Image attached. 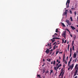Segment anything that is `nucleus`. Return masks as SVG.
<instances>
[{"label":"nucleus","mask_w":78,"mask_h":78,"mask_svg":"<svg viewBox=\"0 0 78 78\" xmlns=\"http://www.w3.org/2000/svg\"><path fill=\"white\" fill-rule=\"evenodd\" d=\"M65 64H67V61H66Z\"/></svg>","instance_id":"nucleus-56"},{"label":"nucleus","mask_w":78,"mask_h":78,"mask_svg":"<svg viewBox=\"0 0 78 78\" xmlns=\"http://www.w3.org/2000/svg\"><path fill=\"white\" fill-rule=\"evenodd\" d=\"M73 47H72V49H73V51H74V46H73Z\"/></svg>","instance_id":"nucleus-23"},{"label":"nucleus","mask_w":78,"mask_h":78,"mask_svg":"<svg viewBox=\"0 0 78 78\" xmlns=\"http://www.w3.org/2000/svg\"><path fill=\"white\" fill-rule=\"evenodd\" d=\"M71 60H72V57L71 58L70 60L68 62V66H69V64H70V62H71Z\"/></svg>","instance_id":"nucleus-9"},{"label":"nucleus","mask_w":78,"mask_h":78,"mask_svg":"<svg viewBox=\"0 0 78 78\" xmlns=\"http://www.w3.org/2000/svg\"><path fill=\"white\" fill-rule=\"evenodd\" d=\"M56 63V61H55V60H54V62H53V64L54 65H55V63Z\"/></svg>","instance_id":"nucleus-13"},{"label":"nucleus","mask_w":78,"mask_h":78,"mask_svg":"<svg viewBox=\"0 0 78 78\" xmlns=\"http://www.w3.org/2000/svg\"><path fill=\"white\" fill-rule=\"evenodd\" d=\"M78 66L77 65H76L75 66V72L74 73V75H73L74 76H76V74H77V72H78V68L77 67Z\"/></svg>","instance_id":"nucleus-1"},{"label":"nucleus","mask_w":78,"mask_h":78,"mask_svg":"<svg viewBox=\"0 0 78 78\" xmlns=\"http://www.w3.org/2000/svg\"><path fill=\"white\" fill-rule=\"evenodd\" d=\"M73 57L74 58H76V52H75L73 55Z\"/></svg>","instance_id":"nucleus-7"},{"label":"nucleus","mask_w":78,"mask_h":78,"mask_svg":"<svg viewBox=\"0 0 78 78\" xmlns=\"http://www.w3.org/2000/svg\"><path fill=\"white\" fill-rule=\"evenodd\" d=\"M69 46H70V45L68 44V51H69Z\"/></svg>","instance_id":"nucleus-21"},{"label":"nucleus","mask_w":78,"mask_h":78,"mask_svg":"<svg viewBox=\"0 0 78 78\" xmlns=\"http://www.w3.org/2000/svg\"><path fill=\"white\" fill-rule=\"evenodd\" d=\"M65 15H66V14L65 13H63V15L64 16H65Z\"/></svg>","instance_id":"nucleus-60"},{"label":"nucleus","mask_w":78,"mask_h":78,"mask_svg":"<svg viewBox=\"0 0 78 78\" xmlns=\"http://www.w3.org/2000/svg\"><path fill=\"white\" fill-rule=\"evenodd\" d=\"M51 40L52 41V43H53V42H55V40H53V39H51Z\"/></svg>","instance_id":"nucleus-17"},{"label":"nucleus","mask_w":78,"mask_h":78,"mask_svg":"<svg viewBox=\"0 0 78 78\" xmlns=\"http://www.w3.org/2000/svg\"><path fill=\"white\" fill-rule=\"evenodd\" d=\"M37 76H38V77H41V76L39 75H37Z\"/></svg>","instance_id":"nucleus-36"},{"label":"nucleus","mask_w":78,"mask_h":78,"mask_svg":"<svg viewBox=\"0 0 78 78\" xmlns=\"http://www.w3.org/2000/svg\"><path fill=\"white\" fill-rule=\"evenodd\" d=\"M64 40L62 39V43L63 44L64 43Z\"/></svg>","instance_id":"nucleus-29"},{"label":"nucleus","mask_w":78,"mask_h":78,"mask_svg":"<svg viewBox=\"0 0 78 78\" xmlns=\"http://www.w3.org/2000/svg\"><path fill=\"white\" fill-rule=\"evenodd\" d=\"M55 32L56 33H58V29H56Z\"/></svg>","instance_id":"nucleus-22"},{"label":"nucleus","mask_w":78,"mask_h":78,"mask_svg":"<svg viewBox=\"0 0 78 78\" xmlns=\"http://www.w3.org/2000/svg\"><path fill=\"white\" fill-rule=\"evenodd\" d=\"M69 13L70 14H72V10H69Z\"/></svg>","instance_id":"nucleus-16"},{"label":"nucleus","mask_w":78,"mask_h":78,"mask_svg":"<svg viewBox=\"0 0 78 78\" xmlns=\"http://www.w3.org/2000/svg\"><path fill=\"white\" fill-rule=\"evenodd\" d=\"M56 45L55 44V46H54L53 47V49H54V50H55V47H56Z\"/></svg>","instance_id":"nucleus-15"},{"label":"nucleus","mask_w":78,"mask_h":78,"mask_svg":"<svg viewBox=\"0 0 78 78\" xmlns=\"http://www.w3.org/2000/svg\"><path fill=\"white\" fill-rule=\"evenodd\" d=\"M64 14H65L66 16H67V12H64Z\"/></svg>","instance_id":"nucleus-27"},{"label":"nucleus","mask_w":78,"mask_h":78,"mask_svg":"<svg viewBox=\"0 0 78 78\" xmlns=\"http://www.w3.org/2000/svg\"><path fill=\"white\" fill-rule=\"evenodd\" d=\"M58 65H59V63H57L56 64V67H57L58 66Z\"/></svg>","instance_id":"nucleus-43"},{"label":"nucleus","mask_w":78,"mask_h":78,"mask_svg":"<svg viewBox=\"0 0 78 78\" xmlns=\"http://www.w3.org/2000/svg\"><path fill=\"white\" fill-rule=\"evenodd\" d=\"M73 44H74V41H72V45L73 46Z\"/></svg>","instance_id":"nucleus-24"},{"label":"nucleus","mask_w":78,"mask_h":78,"mask_svg":"<svg viewBox=\"0 0 78 78\" xmlns=\"http://www.w3.org/2000/svg\"><path fill=\"white\" fill-rule=\"evenodd\" d=\"M66 30H67L68 31V32L70 33V31H69V29H66Z\"/></svg>","instance_id":"nucleus-30"},{"label":"nucleus","mask_w":78,"mask_h":78,"mask_svg":"<svg viewBox=\"0 0 78 78\" xmlns=\"http://www.w3.org/2000/svg\"><path fill=\"white\" fill-rule=\"evenodd\" d=\"M43 61L44 62L45 61V59H43Z\"/></svg>","instance_id":"nucleus-63"},{"label":"nucleus","mask_w":78,"mask_h":78,"mask_svg":"<svg viewBox=\"0 0 78 78\" xmlns=\"http://www.w3.org/2000/svg\"><path fill=\"white\" fill-rule=\"evenodd\" d=\"M56 42H55L53 44V45H55V44H56Z\"/></svg>","instance_id":"nucleus-39"},{"label":"nucleus","mask_w":78,"mask_h":78,"mask_svg":"<svg viewBox=\"0 0 78 78\" xmlns=\"http://www.w3.org/2000/svg\"><path fill=\"white\" fill-rule=\"evenodd\" d=\"M51 64H53V61H52V62H51Z\"/></svg>","instance_id":"nucleus-58"},{"label":"nucleus","mask_w":78,"mask_h":78,"mask_svg":"<svg viewBox=\"0 0 78 78\" xmlns=\"http://www.w3.org/2000/svg\"><path fill=\"white\" fill-rule=\"evenodd\" d=\"M67 3H68V2H66V7H67Z\"/></svg>","instance_id":"nucleus-41"},{"label":"nucleus","mask_w":78,"mask_h":78,"mask_svg":"<svg viewBox=\"0 0 78 78\" xmlns=\"http://www.w3.org/2000/svg\"><path fill=\"white\" fill-rule=\"evenodd\" d=\"M72 10H75V8L74 7H73L71 8Z\"/></svg>","instance_id":"nucleus-28"},{"label":"nucleus","mask_w":78,"mask_h":78,"mask_svg":"<svg viewBox=\"0 0 78 78\" xmlns=\"http://www.w3.org/2000/svg\"><path fill=\"white\" fill-rule=\"evenodd\" d=\"M57 36H55V35L52 36V37H56Z\"/></svg>","instance_id":"nucleus-31"},{"label":"nucleus","mask_w":78,"mask_h":78,"mask_svg":"<svg viewBox=\"0 0 78 78\" xmlns=\"http://www.w3.org/2000/svg\"><path fill=\"white\" fill-rule=\"evenodd\" d=\"M58 66H59V67H61V64H60Z\"/></svg>","instance_id":"nucleus-33"},{"label":"nucleus","mask_w":78,"mask_h":78,"mask_svg":"<svg viewBox=\"0 0 78 78\" xmlns=\"http://www.w3.org/2000/svg\"><path fill=\"white\" fill-rule=\"evenodd\" d=\"M61 72H62H62H63L64 71V70H63V69H61Z\"/></svg>","instance_id":"nucleus-25"},{"label":"nucleus","mask_w":78,"mask_h":78,"mask_svg":"<svg viewBox=\"0 0 78 78\" xmlns=\"http://www.w3.org/2000/svg\"><path fill=\"white\" fill-rule=\"evenodd\" d=\"M62 52H60L59 53V54H62Z\"/></svg>","instance_id":"nucleus-50"},{"label":"nucleus","mask_w":78,"mask_h":78,"mask_svg":"<svg viewBox=\"0 0 78 78\" xmlns=\"http://www.w3.org/2000/svg\"><path fill=\"white\" fill-rule=\"evenodd\" d=\"M54 70H56V72H57V71H58V69H57L56 67H54Z\"/></svg>","instance_id":"nucleus-11"},{"label":"nucleus","mask_w":78,"mask_h":78,"mask_svg":"<svg viewBox=\"0 0 78 78\" xmlns=\"http://www.w3.org/2000/svg\"><path fill=\"white\" fill-rule=\"evenodd\" d=\"M49 72L48 71H47L46 72H45V73H48Z\"/></svg>","instance_id":"nucleus-35"},{"label":"nucleus","mask_w":78,"mask_h":78,"mask_svg":"<svg viewBox=\"0 0 78 78\" xmlns=\"http://www.w3.org/2000/svg\"><path fill=\"white\" fill-rule=\"evenodd\" d=\"M61 74H62V72H61L59 76H61Z\"/></svg>","instance_id":"nucleus-40"},{"label":"nucleus","mask_w":78,"mask_h":78,"mask_svg":"<svg viewBox=\"0 0 78 78\" xmlns=\"http://www.w3.org/2000/svg\"><path fill=\"white\" fill-rule=\"evenodd\" d=\"M77 59V58H76L75 60V62L76 61V60Z\"/></svg>","instance_id":"nucleus-48"},{"label":"nucleus","mask_w":78,"mask_h":78,"mask_svg":"<svg viewBox=\"0 0 78 78\" xmlns=\"http://www.w3.org/2000/svg\"><path fill=\"white\" fill-rule=\"evenodd\" d=\"M57 35H58V34H56V33H55L54 34V35L55 36H57Z\"/></svg>","instance_id":"nucleus-34"},{"label":"nucleus","mask_w":78,"mask_h":78,"mask_svg":"<svg viewBox=\"0 0 78 78\" xmlns=\"http://www.w3.org/2000/svg\"><path fill=\"white\" fill-rule=\"evenodd\" d=\"M51 52H52V51H53V49H51L50 50Z\"/></svg>","instance_id":"nucleus-49"},{"label":"nucleus","mask_w":78,"mask_h":78,"mask_svg":"<svg viewBox=\"0 0 78 78\" xmlns=\"http://www.w3.org/2000/svg\"><path fill=\"white\" fill-rule=\"evenodd\" d=\"M70 27L72 28V30H76V29L75 28V27L72 26H71Z\"/></svg>","instance_id":"nucleus-8"},{"label":"nucleus","mask_w":78,"mask_h":78,"mask_svg":"<svg viewBox=\"0 0 78 78\" xmlns=\"http://www.w3.org/2000/svg\"><path fill=\"white\" fill-rule=\"evenodd\" d=\"M66 22L68 24V25H72V23L71 22H69V20H66Z\"/></svg>","instance_id":"nucleus-2"},{"label":"nucleus","mask_w":78,"mask_h":78,"mask_svg":"<svg viewBox=\"0 0 78 78\" xmlns=\"http://www.w3.org/2000/svg\"><path fill=\"white\" fill-rule=\"evenodd\" d=\"M64 75V72L62 73V75Z\"/></svg>","instance_id":"nucleus-45"},{"label":"nucleus","mask_w":78,"mask_h":78,"mask_svg":"<svg viewBox=\"0 0 78 78\" xmlns=\"http://www.w3.org/2000/svg\"><path fill=\"white\" fill-rule=\"evenodd\" d=\"M50 51V50L48 49V48L46 51H45V53H46L47 54H48V53H49V52Z\"/></svg>","instance_id":"nucleus-6"},{"label":"nucleus","mask_w":78,"mask_h":78,"mask_svg":"<svg viewBox=\"0 0 78 78\" xmlns=\"http://www.w3.org/2000/svg\"><path fill=\"white\" fill-rule=\"evenodd\" d=\"M52 54V52H50V55H51V54Z\"/></svg>","instance_id":"nucleus-52"},{"label":"nucleus","mask_w":78,"mask_h":78,"mask_svg":"<svg viewBox=\"0 0 78 78\" xmlns=\"http://www.w3.org/2000/svg\"><path fill=\"white\" fill-rule=\"evenodd\" d=\"M74 78H77V76H76L74 77Z\"/></svg>","instance_id":"nucleus-61"},{"label":"nucleus","mask_w":78,"mask_h":78,"mask_svg":"<svg viewBox=\"0 0 78 78\" xmlns=\"http://www.w3.org/2000/svg\"><path fill=\"white\" fill-rule=\"evenodd\" d=\"M70 0H67V1L66 2H67L68 3V4L67 5V8H68L69 7V4H70Z\"/></svg>","instance_id":"nucleus-4"},{"label":"nucleus","mask_w":78,"mask_h":78,"mask_svg":"<svg viewBox=\"0 0 78 78\" xmlns=\"http://www.w3.org/2000/svg\"><path fill=\"white\" fill-rule=\"evenodd\" d=\"M66 40H65L64 42V44H66Z\"/></svg>","instance_id":"nucleus-42"},{"label":"nucleus","mask_w":78,"mask_h":78,"mask_svg":"<svg viewBox=\"0 0 78 78\" xmlns=\"http://www.w3.org/2000/svg\"><path fill=\"white\" fill-rule=\"evenodd\" d=\"M58 59H57V61H56V62H58Z\"/></svg>","instance_id":"nucleus-54"},{"label":"nucleus","mask_w":78,"mask_h":78,"mask_svg":"<svg viewBox=\"0 0 78 78\" xmlns=\"http://www.w3.org/2000/svg\"><path fill=\"white\" fill-rule=\"evenodd\" d=\"M72 48H70V53H72Z\"/></svg>","instance_id":"nucleus-14"},{"label":"nucleus","mask_w":78,"mask_h":78,"mask_svg":"<svg viewBox=\"0 0 78 78\" xmlns=\"http://www.w3.org/2000/svg\"><path fill=\"white\" fill-rule=\"evenodd\" d=\"M67 11H68V10L67 9L65 10V12H67Z\"/></svg>","instance_id":"nucleus-47"},{"label":"nucleus","mask_w":78,"mask_h":78,"mask_svg":"<svg viewBox=\"0 0 78 78\" xmlns=\"http://www.w3.org/2000/svg\"><path fill=\"white\" fill-rule=\"evenodd\" d=\"M68 58H69V57L68 56H67V57H66V59L67 60V59H68Z\"/></svg>","instance_id":"nucleus-51"},{"label":"nucleus","mask_w":78,"mask_h":78,"mask_svg":"<svg viewBox=\"0 0 78 78\" xmlns=\"http://www.w3.org/2000/svg\"><path fill=\"white\" fill-rule=\"evenodd\" d=\"M74 15H75V16H76V12H74Z\"/></svg>","instance_id":"nucleus-32"},{"label":"nucleus","mask_w":78,"mask_h":78,"mask_svg":"<svg viewBox=\"0 0 78 78\" xmlns=\"http://www.w3.org/2000/svg\"><path fill=\"white\" fill-rule=\"evenodd\" d=\"M59 44V43H56V45H57V44Z\"/></svg>","instance_id":"nucleus-53"},{"label":"nucleus","mask_w":78,"mask_h":78,"mask_svg":"<svg viewBox=\"0 0 78 78\" xmlns=\"http://www.w3.org/2000/svg\"><path fill=\"white\" fill-rule=\"evenodd\" d=\"M70 19L71 20V21H72H72H73V20L72 19V17H70Z\"/></svg>","instance_id":"nucleus-26"},{"label":"nucleus","mask_w":78,"mask_h":78,"mask_svg":"<svg viewBox=\"0 0 78 78\" xmlns=\"http://www.w3.org/2000/svg\"><path fill=\"white\" fill-rule=\"evenodd\" d=\"M66 31H65L62 34V36L63 37H64L65 39H66Z\"/></svg>","instance_id":"nucleus-5"},{"label":"nucleus","mask_w":78,"mask_h":78,"mask_svg":"<svg viewBox=\"0 0 78 78\" xmlns=\"http://www.w3.org/2000/svg\"><path fill=\"white\" fill-rule=\"evenodd\" d=\"M53 70H50V75H51V73H53Z\"/></svg>","instance_id":"nucleus-20"},{"label":"nucleus","mask_w":78,"mask_h":78,"mask_svg":"<svg viewBox=\"0 0 78 78\" xmlns=\"http://www.w3.org/2000/svg\"><path fill=\"white\" fill-rule=\"evenodd\" d=\"M70 36L71 37H73V36H72V34H70Z\"/></svg>","instance_id":"nucleus-44"},{"label":"nucleus","mask_w":78,"mask_h":78,"mask_svg":"<svg viewBox=\"0 0 78 78\" xmlns=\"http://www.w3.org/2000/svg\"><path fill=\"white\" fill-rule=\"evenodd\" d=\"M70 68H68V70H70Z\"/></svg>","instance_id":"nucleus-57"},{"label":"nucleus","mask_w":78,"mask_h":78,"mask_svg":"<svg viewBox=\"0 0 78 78\" xmlns=\"http://www.w3.org/2000/svg\"><path fill=\"white\" fill-rule=\"evenodd\" d=\"M59 39V37H54L52 38V39H54V40H55V39Z\"/></svg>","instance_id":"nucleus-10"},{"label":"nucleus","mask_w":78,"mask_h":78,"mask_svg":"<svg viewBox=\"0 0 78 78\" xmlns=\"http://www.w3.org/2000/svg\"><path fill=\"white\" fill-rule=\"evenodd\" d=\"M65 15H66V14L65 13H63V15L64 16H65Z\"/></svg>","instance_id":"nucleus-59"},{"label":"nucleus","mask_w":78,"mask_h":78,"mask_svg":"<svg viewBox=\"0 0 78 78\" xmlns=\"http://www.w3.org/2000/svg\"><path fill=\"white\" fill-rule=\"evenodd\" d=\"M58 53H59V51H57L56 52V55H57L58 54Z\"/></svg>","instance_id":"nucleus-38"},{"label":"nucleus","mask_w":78,"mask_h":78,"mask_svg":"<svg viewBox=\"0 0 78 78\" xmlns=\"http://www.w3.org/2000/svg\"><path fill=\"white\" fill-rule=\"evenodd\" d=\"M62 26H63V27H66V26H65V25H64V23H62Z\"/></svg>","instance_id":"nucleus-18"},{"label":"nucleus","mask_w":78,"mask_h":78,"mask_svg":"<svg viewBox=\"0 0 78 78\" xmlns=\"http://www.w3.org/2000/svg\"><path fill=\"white\" fill-rule=\"evenodd\" d=\"M73 66H74V64H73L71 66L70 65H69V67L71 70H72V69L73 68Z\"/></svg>","instance_id":"nucleus-3"},{"label":"nucleus","mask_w":78,"mask_h":78,"mask_svg":"<svg viewBox=\"0 0 78 78\" xmlns=\"http://www.w3.org/2000/svg\"><path fill=\"white\" fill-rule=\"evenodd\" d=\"M59 66H57V69H59Z\"/></svg>","instance_id":"nucleus-46"},{"label":"nucleus","mask_w":78,"mask_h":78,"mask_svg":"<svg viewBox=\"0 0 78 78\" xmlns=\"http://www.w3.org/2000/svg\"><path fill=\"white\" fill-rule=\"evenodd\" d=\"M76 31H77V32H78V30H76Z\"/></svg>","instance_id":"nucleus-64"},{"label":"nucleus","mask_w":78,"mask_h":78,"mask_svg":"<svg viewBox=\"0 0 78 78\" xmlns=\"http://www.w3.org/2000/svg\"><path fill=\"white\" fill-rule=\"evenodd\" d=\"M58 64H60V61H58Z\"/></svg>","instance_id":"nucleus-55"},{"label":"nucleus","mask_w":78,"mask_h":78,"mask_svg":"<svg viewBox=\"0 0 78 78\" xmlns=\"http://www.w3.org/2000/svg\"><path fill=\"white\" fill-rule=\"evenodd\" d=\"M65 58V54H64L63 55V61H65V59H64Z\"/></svg>","instance_id":"nucleus-12"},{"label":"nucleus","mask_w":78,"mask_h":78,"mask_svg":"<svg viewBox=\"0 0 78 78\" xmlns=\"http://www.w3.org/2000/svg\"><path fill=\"white\" fill-rule=\"evenodd\" d=\"M47 61H48V62H50V61H51V60H50V59L49 58V60L48 59H47Z\"/></svg>","instance_id":"nucleus-19"},{"label":"nucleus","mask_w":78,"mask_h":78,"mask_svg":"<svg viewBox=\"0 0 78 78\" xmlns=\"http://www.w3.org/2000/svg\"><path fill=\"white\" fill-rule=\"evenodd\" d=\"M71 56H72V53H70L69 58H70V57H71Z\"/></svg>","instance_id":"nucleus-37"},{"label":"nucleus","mask_w":78,"mask_h":78,"mask_svg":"<svg viewBox=\"0 0 78 78\" xmlns=\"http://www.w3.org/2000/svg\"><path fill=\"white\" fill-rule=\"evenodd\" d=\"M74 61H75V59L73 60V63Z\"/></svg>","instance_id":"nucleus-62"}]
</instances>
